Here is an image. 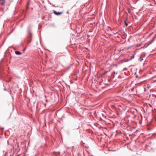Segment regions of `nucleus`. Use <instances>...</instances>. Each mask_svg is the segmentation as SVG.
<instances>
[{
  "instance_id": "nucleus-1",
  "label": "nucleus",
  "mask_w": 156,
  "mask_h": 156,
  "mask_svg": "<svg viewBox=\"0 0 156 156\" xmlns=\"http://www.w3.org/2000/svg\"><path fill=\"white\" fill-rule=\"evenodd\" d=\"M53 12H54V13L55 14V15H60L62 14V13H63L62 12H57L56 11H54Z\"/></svg>"
},
{
  "instance_id": "nucleus-2",
  "label": "nucleus",
  "mask_w": 156,
  "mask_h": 156,
  "mask_svg": "<svg viewBox=\"0 0 156 156\" xmlns=\"http://www.w3.org/2000/svg\"><path fill=\"white\" fill-rule=\"evenodd\" d=\"M1 3L2 5H4L5 4V0H0Z\"/></svg>"
},
{
  "instance_id": "nucleus-3",
  "label": "nucleus",
  "mask_w": 156,
  "mask_h": 156,
  "mask_svg": "<svg viewBox=\"0 0 156 156\" xmlns=\"http://www.w3.org/2000/svg\"><path fill=\"white\" fill-rule=\"evenodd\" d=\"M15 53L17 55H21V52H20V51H15Z\"/></svg>"
},
{
  "instance_id": "nucleus-4",
  "label": "nucleus",
  "mask_w": 156,
  "mask_h": 156,
  "mask_svg": "<svg viewBox=\"0 0 156 156\" xmlns=\"http://www.w3.org/2000/svg\"><path fill=\"white\" fill-rule=\"evenodd\" d=\"M125 23L126 26H128V24L126 23V21H125Z\"/></svg>"
},
{
  "instance_id": "nucleus-5",
  "label": "nucleus",
  "mask_w": 156,
  "mask_h": 156,
  "mask_svg": "<svg viewBox=\"0 0 156 156\" xmlns=\"http://www.w3.org/2000/svg\"><path fill=\"white\" fill-rule=\"evenodd\" d=\"M128 12L129 13H130V11L129 10Z\"/></svg>"
}]
</instances>
